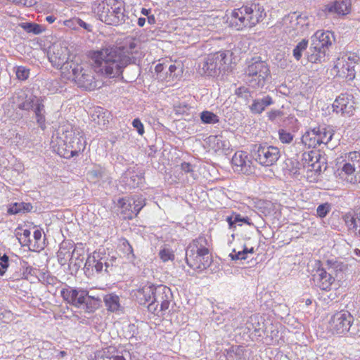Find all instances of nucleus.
<instances>
[{
	"label": "nucleus",
	"instance_id": "69168bd1",
	"mask_svg": "<svg viewBox=\"0 0 360 360\" xmlns=\"http://www.w3.org/2000/svg\"><path fill=\"white\" fill-rule=\"evenodd\" d=\"M82 262H83V258L79 259V257H77L75 259V262L73 261L74 265L76 266H78V267H79L81 266Z\"/></svg>",
	"mask_w": 360,
	"mask_h": 360
},
{
	"label": "nucleus",
	"instance_id": "c03bdc74",
	"mask_svg": "<svg viewBox=\"0 0 360 360\" xmlns=\"http://www.w3.org/2000/svg\"><path fill=\"white\" fill-rule=\"evenodd\" d=\"M16 77L18 79L26 80L30 75V69L24 66H18L15 70Z\"/></svg>",
	"mask_w": 360,
	"mask_h": 360
},
{
	"label": "nucleus",
	"instance_id": "37998d69",
	"mask_svg": "<svg viewBox=\"0 0 360 360\" xmlns=\"http://www.w3.org/2000/svg\"><path fill=\"white\" fill-rule=\"evenodd\" d=\"M283 113L279 110H272L267 113L269 120L274 123H279L281 120Z\"/></svg>",
	"mask_w": 360,
	"mask_h": 360
},
{
	"label": "nucleus",
	"instance_id": "f8f14e48",
	"mask_svg": "<svg viewBox=\"0 0 360 360\" xmlns=\"http://www.w3.org/2000/svg\"><path fill=\"white\" fill-rule=\"evenodd\" d=\"M335 68L339 77L352 81L355 78L356 70L360 68V58L354 54L345 55L338 59Z\"/></svg>",
	"mask_w": 360,
	"mask_h": 360
},
{
	"label": "nucleus",
	"instance_id": "09e8293b",
	"mask_svg": "<svg viewBox=\"0 0 360 360\" xmlns=\"http://www.w3.org/2000/svg\"><path fill=\"white\" fill-rule=\"evenodd\" d=\"M33 237L34 239V247L36 248H42L43 242H42V233L41 231L39 229L35 230L34 231Z\"/></svg>",
	"mask_w": 360,
	"mask_h": 360
},
{
	"label": "nucleus",
	"instance_id": "8fccbe9b",
	"mask_svg": "<svg viewBox=\"0 0 360 360\" xmlns=\"http://www.w3.org/2000/svg\"><path fill=\"white\" fill-rule=\"evenodd\" d=\"M8 257L4 255L0 257V276H3L8 267Z\"/></svg>",
	"mask_w": 360,
	"mask_h": 360
},
{
	"label": "nucleus",
	"instance_id": "49530a36",
	"mask_svg": "<svg viewBox=\"0 0 360 360\" xmlns=\"http://www.w3.org/2000/svg\"><path fill=\"white\" fill-rule=\"evenodd\" d=\"M279 139L283 143H290L293 139V135L285 129H279Z\"/></svg>",
	"mask_w": 360,
	"mask_h": 360
},
{
	"label": "nucleus",
	"instance_id": "7ed1b4c3",
	"mask_svg": "<svg viewBox=\"0 0 360 360\" xmlns=\"http://www.w3.org/2000/svg\"><path fill=\"white\" fill-rule=\"evenodd\" d=\"M266 15L264 7L257 1L248 2L231 12L230 25L237 30L253 27Z\"/></svg>",
	"mask_w": 360,
	"mask_h": 360
},
{
	"label": "nucleus",
	"instance_id": "2f4dec72",
	"mask_svg": "<svg viewBox=\"0 0 360 360\" xmlns=\"http://www.w3.org/2000/svg\"><path fill=\"white\" fill-rule=\"evenodd\" d=\"M110 112L102 108H96L91 113L92 120L98 126H105L108 122Z\"/></svg>",
	"mask_w": 360,
	"mask_h": 360
},
{
	"label": "nucleus",
	"instance_id": "052dcab7",
	"mask_svg": "<svg viewBox=\"0 0 360 360\" xmlns=\"http://www.w3.org/2000/svg\"><path fill=\"white\" fill-rule=\"evenodd\" d=\"M132 125L136 129L139 134L142 135L144 133L143 125L139 119H134L132 122Z\"/></svg>",
	"mask_w": 360,
	"mask_h": 360
},
{
	"label": "nucleus",
	"instance_id": "f03ea898",
	"mask_svg": "<svg viewBox=\"0 0 360 360\" xmlns=\"http://www.w3.org/2000/svg\"><path fill=\"white\" fill-rule=\"evenodd\" d=\"M52 138V143L55 144L53 147L57 146L58 154L65 158L77 155L84 150L86 144L83 132L69 127L59 129Z\"/></svg>",
	"mask_w": 360,
	"mask_h": 360
},
{
	"label": "nucleus",
	"instance_id": "412c9836",
	"mask_svg": "<svg viewBox=\"0 0 360 360\" xmlns=\"http://www.w3.org/2000/svg\"><path fill=\"white\" fill-rule=\"evenodd\" d=\"M334 40L333 34L329 31L318 30L311 38L312 45H315V47L324 50L325 52H326L328 46L332 45Z\"/></svg>",
	"mask_w": 360,
	"mask_h": 360
},
{
	"label": "nucleus",
	"instance_id": "de8ad7c7",
	"mask_svg": "<svg viewBox=\"0 0 360 360\" xmlns=\"http://www.w3.org/2000/svg\"><path fill=\"white\" fill-rule=\"evenodd\" d=\"M330 210V205L328 202L321 204L316 209L317 215L321 217H325Z\"/></svg>",
	"mask_w": 360,
	"mask_h": 360
},
{
	"label": "nucleus",
	"instance_id": "338daca9",
	"mask_svg": "<svg viewBox=\"0 0 360 360\" xmlns=\"http://www.w3.org/2000/svg\"><path fill=\"white\" fill-rule=\"evenodd\" d=\"M146 22V18H139L138 19V25L140 27H143L145 25Z\"/></svg>",
	"mask_w": 360,
	"mask_h": 360
},
{
	"label": "nucleus",
	"instance_id": "9b49d317",
	"mask_svg": "<svg viewBox=\"0 0 360 360\" xmlns=\"http://www.w3.org/2000/svg\"><path fill=\"white\" fill-rule=\"evenodd\" d=\"M153 299L148 305V309L153 314H159L169 309L173 295L169 288L166 285H159L154 289Z\"/></svg>",
	"mask_w": 360,
	"mask_h": 360
},
{
	"label": "nucleus",
	"instance_id": "6e6d98bb",
	"mask_svg": "<svg viewBox=\"0 0 360 360\" xmlns=\"http://www.w3.org/2000/svg\"><path fill=\"white\" fill-rule=\"evenodd\" d=\"M181 169L184 172L191 174L194 179L196 178L194 174L193 166L191 164L184 162L181 163Z\"/></svg>",
	"mask_w": 360,
	"mask_h": 360
},
{
	"label": "nucleus",
	"instance_id": "bf43d9fd",
	"mask_svg": "<svg viewBox=\"0 0 360 360\" xmlns=\"http://www.w3.org/2000/svg\"><path fill=\"white\" fill-rule=\"evenodd\" d=\"M297 20L298 25L301 24L302 27H303V32H304L309 25L308 17L305 15L303 16L300 15L297 16Z\"/></svg>",
	"mask_w": 360,
	"mask_h": 360
},
{
	"label": "nucleus",
	"instance_id": "72a5a7b5",
	"mask_svg": "<svg viewBox=\"0 0 360 360\" xmlns=\"http://www.w3.org/2000/svg\"><path fill=\"white\" fill-rule=\"evenodd\" d=\"M210 147L215 151L229 148L228 143L223 140L222 136H210L209 138Z\"/></svg>",
	"mask_w": 360,
	"mask_h": 360
},
{
	"label": "nucleus",
	"instance_id": "e2e57ef3",
	"mask_svg": "<svg viewBox=\"0 0 360 360\" xmlns=\"http://www.w3.org/2000/svg\"><path fill=\"white\" fill-rule=\"evenodd\" d=\"M189 109V107L184 104L183 105H179L176 107V112L178 114H184L187 112V110Z\"/></svg>",
	"mask_w": 360,
	"mask_h": 360
},
{
	"label": "nucleus",
	"instance_id": "f257e3e1",
	"mask_svg": "<svg viewBox=\"0 0 360 360\" xmlns=\"http://www.w3.org/2000/svg\"><path fill=\"white\" fill-rule=\"evenodd\" d=\"M128 47L112 46L96 51L92 55L98 72L110 77L122 75L124 69L131 62Z\"/></svg>",
	"mask_w": 360,
	"mask_h": 360
},
{
	"label": "nucleus",
	"instance_id": "ddd939ff",
	"mask_svg": "<svg viewBox=\"0 0 360 360\" xmlns=\"http://www.w3.org/2000/svg\"><path fill=\"white\" fill-rule=\"evenodd\" d=\"M145 205V199L137 195L128 198H120L117 202V205L121 209V214L125 219H131L137 216Z\"/></svg>",
	"mask_w": 360,
	"mask_h": 360
},
{
	"label": "nucleus",
	"instance_id": "2eb2a0df",
	"mask_svg": "<svg viewBox=\"0 0 360 360\" xmlns=\"http://www.w3.org/2000/svg\"><path fill=\"white\" fill-rule=\"evenodd\" d=\"M186 261L191 268L202 271L210 265L212 257L208 253H205L203 256L201 252L186 251Z\"/></svg>",
	"mask_w": 360,
	"mask_h": 360
},
{
	"label": "nucleus",
	"instance_id": "58836bf2",
	"mask_svg": "<svg viewBox=\"0 0 360 360\" xmlns=\"http://www.w3.org/2000/svg\"><path fill=\"white\" fill-rule=\"evenodd\" d=\"M200 120L204 124H216L219 122V119L216 114L207 110L200 113Z\"/></svg>",
	"mask_w": 360,
	"mask_h": 360
},
{
	"label": "nucleus",
	"instance_id": "9d476101",
	"mask_svg": "<svg viewBox=\"0 0 360 360\" xmlns=\"http://www.w3.org/2000/svg\"><path fill=\"white\" fill-rule=\"evenodd\" d=\"M252 158L264 167H270L276 163L281 157L278 148L266 145H255L251 150Z\"/></svg>",
	"mask_w": 360,
	"mask_h": 360
},
{
	"label": "nucleus",
	"instance_id": "864d4df0",
	"mask_svg": "<svg viewBox=\"0 0 360 360\" xmlns=\"http://www.w3.org/2000/svg\"><path fill=\"white\" fill-rule=\"evenodd\" d=\"M344 267L345 266L342 264V263L335 262L329 266L328 272H330L331 274L333 272H336V276H338V272H341Z\"/></svg>",
	"mask_w": 360,
	"mask_h": 360
},
{
	"label": "nucleus",
	"instance_id": "c9c22d12",
	"mask_svg": "<svg viewBox=\"0 0 360 360\" xmlns=\"http://www.w3.org/2000/svg\"><path fill=\"white\" fill-rule=\"evenodd\" d=\"M105 169L101 166H95L87 172V178L90 181L96 182L103 178Z\"/></svg>",
	"mask_w": 360,
	"mask_h": 360
},
{
	"label": "nucleus",
	"instance_id": "cd10ccee",
	"mask_svg": "<svg viewBox=\"0 0 360 360\" xmlns=\"http://www.w3.org/2000/svg\"><path fill=\"white\" fill-rule=\"evenodd\" d=\"M273 103V99L270 96H265L262 98L255 99L250 106V109L254 114H261L266 107L272 105Z\"/></svg>",
	"mask_w": 360,
	"mask_h": 360
},
{
	"label": "nucleus",
	"instance_id": "393cba45",
	"mask_svg": "<svg viewBox=\"0 0 360 360\" xmlns=\"http://www.w3.org/2000/svg\"><path fill=\"white\" fill-rule=\"evenodd\" d=\"M157 285L148 284L139 288L135 292L134 296L137 302L141 305L148 304L153 301L155 293L154 289Z\"/></svg>",
	"mask_w": 360,
	"mask_h": 360
},
{
	"label": "nucleus",
	"instance_id": "a19ab883",
	"mask_svg": "<svg viewBox=\"0 0 360 360\" xmlns=\"http://www.w3.org/2000/svg\"><path fill=\"white\" fill-rule=\"evenodd\" d=\"M308 46V40L302 39L295 47L292 51L293 56L297 60H299L302 57V53L305 51Z\"/></svg>",
	"mask_w": 360,
	"mask_h": 360
},
{
	"label": "nucleus",
	"instance_id": "20e7f679",
	"mask_svg": "<svg viewBox=\"0 0 360 360\" xmlns=\"http://www.w3.org/2000/svg\"><path fill=\"white\" fill-rule=\"evenodd\" d=\"M124 6L123 1H96L92 4L91 9L100 20L107 25L117 26L124 23L128 19Z\"/></svg>",
	"mask_w": 360,
	"mask_h": 360
},
{
	"label": "nucleus",
	"instance_id": "3c124183",
	"mask_svg": "<svg viewBox=\"0 0 360 360\" xmlns=\"http://www.w3.org/2000/svg\"><path fill=\"white\" fill-rule=\"evenodd\" d=\"M78 17H74L64 21L65 27L75 31H78Z\"/></svg>",
	"mask_w": 360,
	"mask_h": 360
},
{
	"label": "nucleus",
	"instance_id": "680f3d73",
	"mask_svg": "<svg viewBox=\"0 0 360 360\" xmlns=\"http://www.w3.org/2000/svg\"><path fill=\"white\" fill-rule=\"evenodd\" d=\"M122 245L124 247L126 252H127L128 258L130 259L129 255H131V259H134L135 257V256L134 254L133 248H132L131 245L129 244V243L128 242V240H124Z\"/></svg>",
	"mask_w": 360,
	"mask_h": 360
},
{
	"label": "nucleus",
	"instance_id": "a18cd8bd",
	"mask_svg": "<svg viewBox=\"0 0 360 360\" xmlns=\"http://www.w3.org/2000/svg\"><path fill=\"white\" fill-rule=\"evenodd\" d=\"M159 256L162 262H166L169 260L174 259V255L173 252L169 248H163L159 252Z\"/></svg>",
	"mask_w": 360,
	"mask_h": 360
},
{
	"label": "nucleus",
	"instance_id": "6ab92c4d",
	"mask_svg": "<svg viewBox=\"0 0 360 360\" xmlns=\"http://www.w3.org/2000/svg\"><path fill=\"white\" fill-rule=\"evenodd\" d=\"M37 97L32 94L29 96L25 91L20 90L15 92L13 98V103L16 108L29 112L34 107V101Z\"/></svg>",
	"mask_w": 360,
	"mask_h": 360
},
{
	"label": "nucleus",
	"instance_id": "c85d7f7f",
	"mask_svg": "<svg viewBox=\"0 0 360 360\" xmlns=\"http://www.w3.org/2000/svg\"><path fill=\"white\" fill-rule=\"evenodd\" d=\"M317 132L316 131V127L313 129L307 131L305 134L302 136L301 141L297 143L298 147L301 148V147L304 145L307 146L309 148H315L318 147V140L316 138Z\"/></svg>",
	"mask_w": 360,
	"mask_h": 360
},
{
	"label": "nucleus",
	"instance_id": "13d9d810",
	"mask_svg": "<svg viewBox=\"0 0 360 360\" xmlns=\"http://www.w3.org/2000/svg\"><path fill=\"white\" fill-rule=\"evenodd\" d=\"M229 257L232 260H242L246 259L245 252L243 250L236 252V250H233V252L229 255Z\"/></svg>",
	"mask_w": 360,
	"mask_h": 360
},
{
	"label": "nucleus",
	"instance_id": "e433bc0d",
	"mask_svg": "<svg viewBox=\"0 0 360 360\" xmlns=\"http://www.w3.org/2000/svg\"><path fill=\"white\" fill-rule=\"evenodd\" d=\"M226 221L230 229L235 228L236 223L243 222L249 225L251 224V223L249 222V218L248 217H243L239 214H233L231 216L227 217Z\"/></svg>",
	"mask_w": 360,
	"mask_h": 360
},
{
	"label": "nucleus",
	"instance_id": "0eeeda50",
	"mask_svg": "<svg viewBox=\"0 0 360 360\" xmlns=\"http://www.w3.org/2000/svg\"><path fill=\"white\" fill-rule=\"evenodd\" d=\"M330 330L335 334L349 333L351 336L360 337V321L355 320L348 311H340L334 314L329 321Z\"/></svg>",
	"mask_w": 360,
	"mask_h": 360
},
{
	"label": "nucleus",
	"instance_id": "7c9ffc66",
	"mask_svg": "<svg viewBox=\"0 0 360 360\" xmlns=\"http://www.w3.org/2000/svg\"><path fill=\"white\" fill-rule=\"evenodd\" d=\"M326 53L324 50L315 47V45H312L311 43V46L307 51V60L313 63H321L325 60Z\"/></svg>",
	"mask_w": 360,
	"mask_h": 360
},
{
	"label": "nucleus",
	"instance_id": "4be33fe9",
	"mask_svg": "<svg viewBox=\"0 0 360 360\" xmlns=\"http://www.w3.org/2000/svg\"><path fill=\"white\" fill-rule=\"evenodd\" d=\"M313 277L314 285L323 290H330L335 281L330 272H328L323 269H319Z\"/></svg>",
	"mask_w": 360,
	"mask_h": 360
},
{
	"label": "nucleus",
	"instance_id": "79ce46f5",
	"mask_svg": "<svg viewBox=\"0 0 360 360\" xmlns=\"http://www.w3.org/2000/svg\"><path fill=\"white\" fill-rule=\"evenodd\" d=\"M50 61L53 63H54V65H56L57 67L60 66V68L63 65V64L66 63L67 62H64L65 57V56H62V54H60L59 52L57 53L53 51V54L49 56Z\"/></svg>",
	"mask_w": 360,
	"mask_h": 360
},
{
	"label": "nucleus",
	"instance_id": "c756f323",
	"mask_svg": "<svg viewBox=\"0 0 360 360\" xmlns=\"http://www.w3.org/2000/svg\"><path fill=\"white\" fill-rule=\"evenodd\" d=\"M316 131L319 146L321 144H328L334 135L333 130L329 127L319 126L316 127Z\"/></svg>",
	"mask_w": 360,
	"mask_h": 360
},
{
	"label": "nucleus",
	"instance_id": "a211bd4d",
	"mask_svg": "<svg viewBox=\"0 0 360 360\" xmlns=\"http://www.w3.org/2000/svg\"><path fill=\"white\" fill-rule=\"evenodd\" d=\"M351 7V0H335L324 5L322 11L326 15L337 14L344 16L350 13Z\"/></svg>",
	"mask_w": 360,
	"mask_h": 360
},
{
	"label": "nucleus",
	"instance_id": "5fc2aeb1",
	"mask_svg": "<svg viewBox=\"0 0 360 360\" xmlns=\"http://www.w3.org/2000/svg\"><path fill=\"white\" fill-rule=\"evenodd\" d=\"M236 94L246 99L251 96L249 89L245 86L238 88L236 90Z\"/></svg>",
	"mask_w": 360,
	"mask_h": 360
},
{
	"label": "nucleus",
	"instance_id": "b1692460",
	"mask_svg": "<svg viewBox=\"0 0 360 360\" xmlns=\"http://www.w3.org/2000/svg\"><path fill=\"white\" fill-rule=\"evenodd\" d=\"M44 97H37L34 101V107L31 109L34 114L36 122L41 129L46 128V110Z\"/></svg>",
	"mask_w": 360,
	"mask_h": 360
},
{
	"label": "nucleus",
	"instance_id": "1a4fd4ad",
	"mask_svg": "<svg viewBox=\"0 0 360 360\" xmlns=\"http://www.w3.org/2000/svg\"><path fill=\"white\" fill-rule=\"evenodd\" d=\"M231 53L229 51H219L209 55L202 63V72L207 76L215 77L221 71L229 69Z\"/></svg>",
	"mask_w": 360,
	"mask_h": 360
},
{
	"label": "nucleus",
	"instance_id": "aec40b11",
	"mask_svg": "<svg viewBox=\"0 0 360 360\" xmlns=\"http://www.w3.org/2000/svg\"><path fill=\"white\" fill-rule=\"evenodd\" d=\"M231 162L236 171L246 174L252 172V162L246 153L243 151L236 153Z\"/></svg>",
	"mask_w": 360,
	"mask_h": 360
},
{
	"label": "nucleus",
	"instance_id": "f3484780",
	"mask_svg": "<svg viewBox=\"0 0 360 360\" xmlns=\"http://www.w3.org/2000/svg\"><path fill=\"white\" fill-rule=\"evenodd\" d=\"M96 360H136V357L129 350L108 347L98 354Z\"/></svg>",
	"mask_w": 360,
	"mask_h": 360
},
{
	"label": "nucleus",
	"instance_id": "bb28decb",
	"mask_svg": "<svg viewBox=\"0 0 360 360\" xmlns=\"http://www.w3.org/2000/svg\"><path fill=\"white\" fill-rule=\"evenodd\" d=\"M186 251L201 252L203 256L205 253L210 254L208 241L205 236H200L188 245Z\"/></svg>",
	"mask_w": 360,
	"mask_h": 360
},
{
	"label": "nucleus",
	"instance_id": "423d86ee",
	"mask_svg": "<svg viewBox=\"0 0 360 360\" xmlns=\"http://www.w3.org/2000/svg\"><path fill=\"white\" fill-rule=\"evenodd\" d=\"M60 295L67 303L88 313L94 311L101 302L100 298L89 295L87 290L81 288H63Z\"/></svg>",
	"mask_w": 360,
	"mask_h": 360
},
{
	"label": "nucleus",
	"instance_id": "0e129e2a",
	"mask_svg": "<svg viewBox=\"0 0 360 360\" xmlns=\"http://www.w3.org/2000/svg\"><path fill=\"white\" fill-rule=\"evenodd\" d=\"M46 281L47 284L52 285H56L58 283H59V281L57 279V278L53 276H48Z\"/></svg>",
	"mask_w": 360,
	"mask_h": 360
},
{
	"label": "nucleus",
	"instance_id": "39448f33",
	"mask_svg": "<svg viewBox=\"0 0 360 360\" xmlns=\"http://www.w3.org/2000/svg\"><path fill=\"white\" fill-rule=\"evenodd\" d=\"M61 72L68 79L74 81L80 88L90 91L96 88L94 72L86 63H79L77 60L67 61L61 67Z\"/></svg>",
	"mask_w": 360,
	"mask_h": 360
},
{
	"label": "nucleus",
	"instance_id": "774afa93",
	"mask_svg": "<svg viewBox=\"0 0 360 360\" xmlns=\"http://www.w3.org/2000/svg\"><path fill=\"white\" fill-rule=\"evenodd\" d=\"M46 20L49 23H53L56 20V18L53 15L46 17Z\"/></svg>",
	"mask_w": 360,
	"mask_h": 360
},
{
	"label": "nucleus",
	"instance_id": "a878e982",
	"mask_svg": "<svg viewBox=\"0 0 360 360\" xmlns=\"http://www.w3.org/2000/svg\"><path fill=\"white\" fill-rule=\"evenodd\" d=\"M344 221L348 229L360 237V207L353 213L346 214L344 216Z\"/></svg>",
	"mask_w": 360,
	"mask_h": 360
},
{
	"label": "nucleus",
	"instance_id": "ea45409f",
	"mask_svg": "<svg viewBox=\"0 0 360 360\" xmlns=\"http://www.w3.org/2000/svg\"><path fill=\"white\" fill-rule=\"evenodd\" d=\"M78 31L84 30L87 32L93 31L94 25L89 18H82L78 17Z\"/></svg>",
	"mask_w": 360,
	"mask_h": 360
},
{
	"label": "nucleus",
	"instance_id": "6e6552de",
	"mask_svg": "<svg viewBox=\"0 0 360 360\" xmlns=\"http://www.w3.org/2000/svg\"><path fill=\"white\" fill-rule=\"evenodd\" d=\"M245 74L247 82L254 88L264 86L271 77L269 65L259 58H253L248 62Z\"/></svg>",
	"mask_w": 360,
	"mask_h": 360
},
{
	"label": "nucleus",
	"instance_id": "dca6fc26",
	"mask_svg": "<svg viewBox=\"0 0 360 360\" xmlns=\"http://www.w3.org/2000/svg\"><path fill=\"white\" fill-rule=\"evenodd\" d=\"M103 252H94L89 255L84 266L85 274L88 277L94 276L95 274H100L103 271Z\"/></svg>",
	"mask_w": 360,
	"mask_h": 360
},
{
	"label": "nucleus",
	"instance_id": "4d7b16f0",
	"mask_svg": "<svg viewBox=\"0 0 360 360\" xmlns=\"http://www.w3.org/2000/svg\"><path fill=\"white\" fill-rule=\"evenodd\" d=\"M342 172H344L346 174L350 175L356 172L355 169V165L351 163V161L346 162L344 164L342 168Z\"/></svg>",
	"mask_w": 360,
	"mask_h": 360
},
{
	"label": "nucleus",
	"instance_id": "f704fd0d",
	"mask_svg": "<svg viewBox=\"0 0 360 360\" xmlns=\"http://www.w3.org/2000/svg\"><path fill=\"white\" fill-rule=\"evenodd\" d=\"M33 208L30 203L15 202L10 206L8 212L11 214H15L20 212L25 213L30 212Z\"/></svg>",
	"mask_w": 360,
	"mask_h": 360
},
{
	"label": "nucleus",
	"instance_id": "4468645a",
	"mask_svg": "<svg viewBox=\"0 0 360 360\" xmlns=\"http://www.w3.org/2000/svg\"><path fill=\"white\" fill-rule=\"evenodd\" d=\"M354 97L348 94H341L333 103V111L343 116L350 117L355 110Z\"/></svg>",
	"mask_w": 360,
	"mask_h": 360
},
{
	"label": "nucleus",
	"instance_id": "603ef678",
	"mask_svg": "<svg viewBox=\"0 0 360 360\" xmlns=\"http://www.w3.org/2000/svg\"><path fill=\"white\" fill-rule=\"evenodd\" d=\"M103 259H105V262H103V267L105 266V271L108 272V268L112 266L114 258L113 257H110L109 255H106L103 252Z\"/></svg>",
	"mask_w": 360,
	"mask_h": 360
},
{
	"label": "nucleus",
	"instance_id": "5701e85b",
	"mask_svg": "<svg viewBox=\"0 0 360 360\" xmlns=\"http://www.w3.org/2000/svg\"><path fill=\"white\" fill-rule=\"evenodd\" d=\"M72 245L67 242H63L57 252L58 262L61 266L67 264L68 261L70 264H73L74 257L75 255V248L72 250Z\"/></svg>",
	"mask_w": 360,
	"mask_h": 360
},
{
	"label": "nucleus",
	"instance_id": "473e14b6",
	"mask_svg": "<svg viewBox=\"0 0 360 360\" xmlns=\"http://www.w3.org/2000/svg\"><path fill=\"white\" fill-rule=\"evenodd\" d=\"M105 305L108 310L115 312L120 307V298L115 294H108L104 297Z\"/></svg>",
	"mask_w": 360,
	"mask_h": 360
},
{
	"label": "nucleus",
	"instance_id": "4c0bfd02",
	"mask_svg": "<svg viewBox=\"0 0 360 360\" xmlns=\"http://www.w3.org/2000/svg\"><path fill=\"white\" fill-rule=\"evenodd\" d=\"M21 27L27 32L34 34H39L44 30V28L41 25L33 22L22 23Z\"/></svg>",
	"mask_w": 360,
	"mask_h": 360
}]
</instances>
